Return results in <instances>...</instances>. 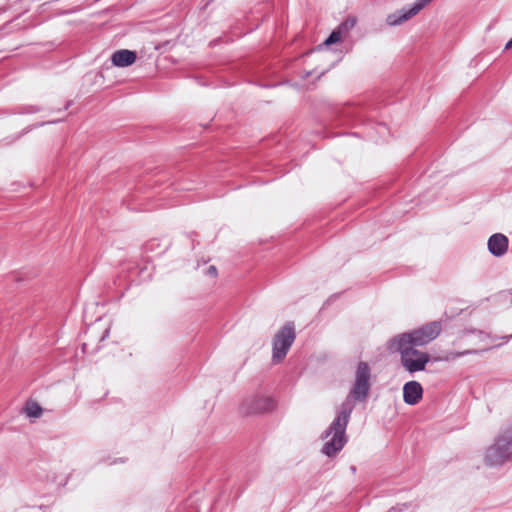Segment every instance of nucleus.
Returning <instances> with one entry per match:
<instances>
[{"instance_id":"f257e3e1","label":"nucleus","mask_w":512,"mask_h":512,"mask_svg":"<svg viewBox=\"0 0 512 512\" xmlns=\"http://www.w3.org/2000/svg\"><path fill=\"white\" fill-rule=\"evenodd\" d=\"M351 416V404L342 403L336 412V417L323 432L324 440L321 452L327 457H335L346 445V428Z\"/></svg>"},{"instance_id":"f03ea898","label":"nucleus","mask_w":512,"mask_h":512,"mask_svg":"<svg viewBox=\"0 0 512 512\" xmlns=\"http://www.w3.org/2000/svg\"><path fill=\"white\" fill-rule=\"evenodd\" d=\"M387 347L390 352L400 354V363L410 374L424 371L430 361L428 353L394 338L389 340Z\"/></svg>"},{"instance_id":"7ed1b4c3","label":"nucleus","mask_w":512,"mask_h":512,"mask_svg":"<svg viewBox=\"0 0 512 512\" xmlns=\"http://www.w3.org/2000/svg\"><path fill=\"white\" fill-rule=\"evenodd\" d=\"M371 369L366 362H359L356 370L353 385L348 396L342 403L351 404V412L354 409L356 401H364L368 397L371 388Z\"/></svg>"},{"instance_id":"20e7f679","label":"nucleus","mask_w":512,"mask_h":512,"mask_svg":"<svg viewBox=\"0 0 512 512\" xmlns=\"http://www.w3.org/2000/svg\"><path fill=\"white\" fill-rule=\"evenodd\" d=\"M442 330L439 321L427 323L417 329L395 335L393 338L415 347L425 346L436 339Z\"/></svg>"},{"instance_id":"39448f33","label":"nucleus","mask_w":512,"mask_h":512,"mask_svg":"<svg viewBox=\"0 0 512 512\" xmlns=\"http://www.w3.org/2000/svg\"><path fill=\"white\" fill-rule=\"evenodd\" d=\"M295 339V326L292 322H287L274 334L271 355L273 364H280L284 361Z\"/></svg>"},{"instance_id":"423d86ee","label":"nucleus","mask_w":512,"mask_h":512,"mask_svg":"<svg viewBox=\"0 0 512 512\" xmlns=\"http://www.w3.org/2000/svg\"><path fill=\"white\" fill-rule=\"evenodd\" d=\"M276 407L275 399L266 393H255L247 396L240 405L244 415H255L271 412Z\"/></svg>"},{"instance_id":"0eeeda50","label":"nucleus","mask_w":512,"mask_h":512,"mask_svg":"<svg viewBox=\"0 0 512 512\" xmlns=\"http://www.w3.org/2000/svg\"><path fill=\"white\" fill-rule=\"evenodd\" d=\"M512 457L509 450L499 434L495 437L493 443L483 452V461L487 466L498 467L505 464Z\"/></svg>"},{"instance_id":"6e6552de","label":"nucleus","mask_w":512,"mask_h":512,"mask_svg":"<svg viewBox=\"0 0 512 512\" xmlns=\"http://www.w3.org/2000/svg\"><path fill=\"white\" fill-rule=\"evenodd\" d=\"M432 0H417L411 8H402L386 17L389 26H398L417 15Z\"/></svg>"},{"instance_id":"1a4fd4ad","label":"nucleus","mask_w":512,"mask_h":512,"mask_svg":"<svg viewBox=\"0 0 512 512\" xmlns=\"http://www.w3.org/2000/svg\"><path fill=\"white\" fill-rule=\"evenodd\" d=\"M423 387L417 381H408L403 386V401L407 405L414 406L423 398Z\"/></svg>"},{"instance_id":"9d476101","label":"nucleus","mask_w":512,"mask_h":512,"mask_svg":"<svg viewBox=\"0 0 512 512\" xmlns=\"http://www.w3.org/2000/svg\"><path fill=\"white\" fill-rule=\"evenodd\" d=\"M508 244V238L501 233L490 236L487 243L489 252L496 257H501L507 252Z\"/></svg>"},{"instance_id":"9b49d317","label":"nucleus","mask_w":512,"mask_h":512,"mask_svg":"<svg viewBox=\"0 0 512 512\" xmlns=\"http://www.w3.org/2000/svg\"><path fill=\"white\" fill-rule=\"evenodd\" d=\"M136 59V53L127 49L117 50L111 56V62L116 67H128L132 65Z\"/></svg>"},{"instance_id":"f8f14e48","label":"nucleus","mask_w":512,"mask_h":512,"mask_svg":"<svg viewBox=\"0 0 512 512\" xmlns=\"http://www.w3.org/2000/svg\"><path fill=\"white\" fill-rule=\"evenodd\" d=\"M24 412L29 418H39L43 413V409L37 402L30 400L26 403Z\"/></svg>"},{"instance_id":"ddd939ff","label":"nucleus","mask_w":512,"mask_h":512,"mask_svg":"<svg viewBox=\"0 0 512 512\" xmlns=\"http://www.w3.org/2000/svg\"><path fill=\"white\" fill-rule=\"evenodd\" d=\"M476 353H478V350H470L469 349V350H464L461 352L449 351L441 358V360L453 361L459 357L470 355V354H476Z\"/></svg>"},{"instance_id":"4468645a","label":"nucleus","mask_w":512,"mask_h":512,"mask_svg":"<svg viewBox=\"0 0 512 512\" xmlns=\"http://www.w3.org/2000/svg\"><path fill=\"white\" fill-rule=\"evenodd\" d=\"M342 38V33L339 29L334 30L329 37L324 41L323 45L329 46L339 42Z\"/></svg>"},{"instance_id":"2eb2a0df","label":"nucleus","mask_w":512,"mask_h":512,"mask_svg":"<svg viewBox=\"0 0 512 512\" xmlns=\"http://www.w3.org/2000/svg\"><path fill=\"white\" fill-rule=\"evenodd\" d=\"M356 25V18L350 17L346 19L339 27L338 29L342 32H348L350 29H352Z\"/></svg>"},{"instance_id":"dca6fc26","label":"nucleus","mask_w":512,"mask_h":512,"mask_svg":"<svg viewBox=\"0 0 512 512\" xmlns=\"http://www.w3.org/2000/svg\"><path fill=\"white\" fill-rule=\"evenodd\" d=\"M408 505L406 503L399 504L395 507H392L388 512H407L408 511Z\"/></svg>"},{"instance_id":"f3484780","label":"nucleus","mask_w":512,"mask_h":512,"mask_svg":"<svg viewBox=\"0 0 512 512\" xmlns=\"http://www.w3.org/2000/svg\"><path fill=\"white\" fill-rule=\"evenodd\" d=\"M206 274L211 276V277H215L217 275V269L215 266H209L206 270Z\"/></svg>"},{"instance_id":"a211bd4d","label":"nucleus","mask_w":512,"mask_h":512,"mask_svg":"<svg viewBox=\"0 0 512 512\" xmlns=\"http://www.w3.org/2000/svg\"><path fill=\"white\" fill-rule=\"evenodd\" d=\"M511 47H512V38L507 42V44H506L505 48H506V49H509V48H511Z\"/></svg>"},{"instance_id":"6ab92c4d","label":"nucleus","mask_w":512,"mask_h":512,"mask_svg":"<svg viewBox=\"0 0 512 512\" xmlns=\"http://www.w3.org/2000/svg\"><path fill=\"white\" fill-rule=\"evenodd\" d=\"M477 335H478V337H479V339H480V340H482V339L485 337L484 333H483V332H481V331H479V332L477 333Z\"/></svg>"}]
</instances>
